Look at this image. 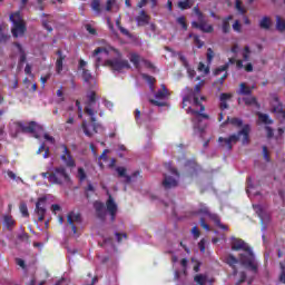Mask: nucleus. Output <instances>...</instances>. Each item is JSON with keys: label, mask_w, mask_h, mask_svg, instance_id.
<instances>
[{"label": "nucleus", "mask_w": 285, "mask_h": 285, "mask_svg": "<svg viewBox=\"0 0 285 285\" xmlns=\"http://www.w3.org/2000/svg\"><path fill=\"white\" fill-rule=\"evenodd\" d=\"M227 70H228V63L218 67V68L214 71V75L217 77L218 75H222V72H226Z\"/></svg>", "instance_id": "ea45409f"}, {"label": "nucleus", "mask_w": 285, "mask_h": 285, "mask_svg": "<svg viewBox=\"0 0 285 285\" xmlns=\"http://www.w3.org/2000/svg\"><path fill=\"white\" fill-rule=\"evenodd\" d=\"M10 21L12 22L11 33L16 39L19 37H23L26 35V30H28L26 26V20L21 17V12H14L10 16Z\"/></svg>", "instance_id": "423d86ee"}, {"label": "nucleus", "mask_w": 285, "mask_h": 285, "mask_svg": "<svg viewBox=\"0 0 285 285\" xmlns=\"http://www.w3.org/2000/svg\"><path fill=\"white\" fill-rule=\"evenodd\" d=\"M243 101L245 102L246 106H253V105L257 104V99L253 96H247V97L243 98Z\"/></svg>", "instance_id": "c9c22d12"}, {"label": "nucleus", "mask_w": 285, "mask_h": 285, "mask_svg": "<svg viewBox=\"0 0 285 285\" xmlns=\"http://www.w3.org/2000/svg\"><path fill=\"white\" fill-rule=\"evenodd\" d=\"M115 235H116V237H117V243H118V244H121V238H122V237H124L125 239L128 238V235H126L125 233H124V234H121V233H116Z\"/></svg>", "instance_id": "13d9d810"}, {"label": "nucleus", "mask_w": 285, "mask_h": 285, "mask_svg": "<svg viewBox=\"0 0 285 285\" xmlns=\"http://www.w3.org/2000/svg\"><path fill=\"white\" fill-rule=\"evenodd\" d=\"M194 41H195V45L197 46V48H204V42L200 41L198 36H194Z\"/></svg>", "instance_id": "6e6d98bb"}, {"label": "nucleus", "mask_w": 285, "mask_h": 285, "mask_svg": "<svg viewBox=\"0 0 285 285\" xmlns=\"http://www.w3.org/2000/svg\"><path fill=\"white\" fill-rule=\"evenodd\" d=\"M155 97L156 99H149L153 106H159V107L166 106V102L164 100L170 97V92H168V89H166V85H161V90H158Z\"/></svg>", "instance_id": "1a4fd4ad"}, {"label": "nucleus", "mask_w": 285, "mask_h": 285, "mask_svg": "<svg viewBox=\"0 0 285 285\" xmlns=\"http://www.w3.org/2000/svg\"><path fill=\"white\" fill-rule=\"evenodd\" d=\"M14 46L20 55V63H26V51L23 50V47L19 42H14Z\"/></svg>", "instance_id": "2f4dec72"}, {"label": "nucleus", "mask_w": 285, "mask_h": 285, "mask_svg": "<svg viewBox=\"0 0 285 285\" xmlns=\"http://www.w3.org/2000/svg\"><path fill=\"white\" fill-rule=\"evenodd\" d=\"M106 66H109L111 70H115L116 72H121V70H129L130 68L128 60L121 59L107 60Z\"/></svg>", "instance_id": "9b49d317"}, {"label": "nucleus", "mask_w": 285, "mask_h": 285, "mask_svg": "<svg viewBox=\"0 0 285 285\" xmlns=\"http://www.w3.org/2000/svg\"><path fill=\"white\" fill-rule=\"evenodd\" d=\"M43 179H48L49 184H55L56 186H68L72 184L70 179V174L66 170V167H55L51 171L41 173Z\"/></svg>", "instance_id": "f03ea898"}, {"label": "nucleus", "mask_w": 285, "mask_h": 285, "mask_svg": "<svg viewBox=\"0 0 285 285\" xmlns=\"http://www.w3.org/2000/svg\"><path fill=\"white\" fill-rule=\"evenodd\" d=\"M262 30H271V26H273V20L268 16H264L258 23Z\"/></svg>", "instance_id": "5701e85b"}, {"label": "nucleus", "mask_w": 285, "mask_h": 285, "mask_svg": "<svg viewBox=\"0 0 285 285\" xmlns=\"http://www.w3.org/2000/svg\"><path fill=\"white\" fill-rule=\"evenodd\" d=\"M194 12H195V14H197L198 21H199V19H204V13H202V11H199V8L195 7Z\"/></svg>", "instance_id": "e2e57ef3"}, {"label": "nucleus", "mask_w": 285, "mask_h": 285, "mask_svg": "<svg viewBox=\"0 0 285 285\" xmlns=\"http://www.w3.org/2000/svg\"><path fill=\"white\" fill-rule=\"evenodd\" d=\"M193 6H195L194 0H184L178 2V8H180V10H189Z\"/></svg>", "instance_id": "c85d7f7f"}, {"label": "nucleus", "mask_w": 285, "mask_h": 285, "mask_svg": "<svg viewBox=\"0 0 285 285\" xmlns=\"http://www.w3.org/2000/svg\"><path fill=\"white\" fill-rule=\"evenodd\" d=\"M284 107L281 105L279 100L274 98V101L272 102V112H275L276 115H284Z\"/></svg>", "instance_id": "b1692460"}, {"label": "nucleus", "mask_w": 285, "mask_h": 285, "mask_svg": "<svg viewBox=\"0 0 285 285\" xmlns=\"http://www.w3.org/2000/svg\"><path fill=\"white\" fill-rule=\"evenodd\" d=\"M81 128L86 137H92L94 135H96V132H98L99 125H97V121H91V124H88L86 120H83L81 124Z\"/></svg>", "instance_id": "ddd939ff"}, {"label": "nucleus", "mask_w": 285, "mask_h": 285, "mask_svg": "<svg viewBox=\"0 0 285 285\" xmlns=\"http://www.w3.org/2000/svg\"><path fill=\"white\" fill-rule=\"evenodd\" d=\"M253 88L254 87H249L247 86L245 82H242L239 85V90H238V95H247V96H250V94L253 92Z\"/></svg>", "instance_id": "bb28decb"}, {"label": "nucleus", "mask_w": 285, "mask_h": 285, "mask_svg": "<svg viewBox=\"0 0 285 285\" xmlns=\"http://www.w3.org/2000/svg\"><path fill=\"white\" fill-rule=\"evenodd\" d=\"M200 213H203L204 215H208L209 219H212L216 224V226H218V228H222V230H228V225L222 224V220H219V216H217V214H212L208 210V207L200 209Z\"/></svg>", "instance_id": "dca6fc26"}, {"label": "nucleus", "mask_w": 285, "mask_h": 285, "mask_svg": "<svg viewBox=\"0 0 285 285\" xmlns=\"http://www.w3.org/2000/svg\"><path fill=\"white\" fill-rule=\"evenodd\" d=\"M58 59L56 61V71L58 75L63 70V59H66V56L61 55V50L57 51Z\"/></svg>", "instance_id": "393cba45"}, {"label": "nucleus", "mask_w": 285, "mask_h": 285, "mask_svg": "<svg viewBox=\"0 0 285 285\" xmlns=\"http://www.w3.org/2000/svg\"><path fill=\"white\" fill-rule=\"evenodd\" d=\"M106 208H107V213H109L111 217V222H114L115 217H117L118 206H117V203L115 202V198H112L111 195H109L106 202Z\"/></svg>", "instance_id": "4468645a"}, {"label": "nucleus", "mask_w": 285, "mask_h": 285, "mask_svg": "<svg viewBox=\"0 0 285 285\" xmlns=\"http://www.w3.org/2000/svg\"><path fill=\"white\" fill-rule=\"evenodd\" d=\"M36 213L39 222H43V219H46V198L38 199L36 204Z\"/></svg>", "instance_id": "f3484780"}, {"label": "nucleus", "mask_w": 285, "mask_h": 285, "mask_svg": "<svg viewBox=\"0 0 285 285\" xmlns=\"http://www.w3.org/2000/svg\"><path fill=\"white\" fill-rule=\"evenodd\" d=\"M116 0H107L106 10L107 12H110L112 8L115 7Z\"/></svg>", "instance_id": "603ef678"}, {"label": "nucleus", "mask_w": 285, "mask_h": 285, "mask_svg": "<svg viewBox=\"0 0 285 285\" xmlns=\"http://www.w3.org/2000/svg\"><path fill=\"white\" fill-rule=\"evenodd\" d=\"M232 94H222L220 95V101H228V99H232Z\"/></svg>", "instance_id": "680f3d73"}, {"label": "nucleus", "mask_w": 285, "mask_h": 285, "mask_svg": "<svg viewBox=\"0 0 285 285\" xmlns=\"http://www.w3.org/2000/svg\"><path fill=\"white\" fill-rule=\"evenodd\" d=\"M191 234L194 235L195 239H198V237H199V228L193 227Z\"/></svg>", "instance_id": "338daca9"}, {"label": "nucleus", "mask_w": 285, "mask_h": 285, "mask_svg": "<svg viewBox=\"0 0 285 285\" xmlns=\"http://www.w3.org/2000/svg\"><path fill=\"white\" fill-rule=\"evenodd\" d=\"M142 79H145V81H147V83L150 85L151 90H155V87H153L155 83V78L148 75H142Z\"/></svg>", "instance_id": "58836bf2"}, {"label": "nucleus", "mask_w": 285, "mask_h": 285, "mask_svg": "<svg viewBox=\"0 0 285 285\" xmlns=\"http://www.w3.org/2000/svg\"><path fill=\"white\" fill-rule=\"evenodd\" d=\"M195 282H197L198 285H205L206 284V276L205 275H197L195 276Z\"/></svg>", "instance_id": "49530a36"}, {"label": "nucleus", "mask_w": 285, "mask_h": 285, "mask_svg": "<svg viewBox=\"0 0 285 285\" xmlns=\"http://www.w3.org/2000/svg\"><path fill=\"white\" fill-rule=\"evenodd\" d=\"M67 223L71 226L73 235H77V226L75 224H81V214L76 212H70L67 215Z\"/></svg>", "instance_id": "f8f14e48"}, {"label": "nucleus", "mask_w": 285, "mask_h": 285, "mask_svg": "<svg viewBox=\"0 0 285 285\" xmlns=\"http://www.w3.org/2000/svg\"><path fill=\"white\" fill-rule=\"evenodd\" d=\"M17 132H27L29 135H33V137H36V139H39V136L37 135V132H39V130H41V126H39L37 122L31 121L28 124H23V122H14L13 124Z\"/></svg>", "instance_id": "0eeeda50"}, {"label": "nucleus", "mask_w": 285, "mask_h": 285, "mask_svg": "<svg viewBox=\"0 0 285 285\" xmlns=\"http://www.w3.org/2000/svg\"><path fill=\"white\" fill-rule=\"evenodd\" d=\"M106 57H108V50H106V48L102 47H98L94 53H92V58L96 61V68H99L101 61H104V59H106Z\"/></svg>", "instance_id": "2eb2a0df"}, {"label": "nucleus", "mask_w": 285, "mask_h": 285, "mask_svg": "<svg viewBox=\"0 0 285 285\" xmlns=\"http://www.w3.org/2000/svg\"><path fill=\"white\" fill-rule=\"evenodd\" d=\"M179 60L181 61L183 66L185 68H188V60H186V57H184V55L178 53Z\"/></svg>", "instance_id": "bf43d9fd"}, {"label": "nucleus", "mask_w": 285, "mask_h": 285, "mask_svg": "<svg viewBox=\"0 0 285 285\" xmlns=\"http://www.w3.org/2000/svg\"><path fill=\"white\" fill-rule=\"evenodd\" d=\"M10 40V36L3 33V29L0 28V43H6Z\"/></svg>", "instance_id": "a18cd8bd"}, {"label": "nucleus", "mask_w": 285, "mask_h": 285, "mask_svg": "<svg viewBox=\"0 0 285 285\" xmlns=\"http://www.w3.org/2000/svg\"><path fill=\"white\" fill-rule=\"evenodd\" d=\"M86 66H88V62H86V60L79 61V70H81L82 72V79L85 81H90L92 79V75L88 69H86Z\"/></svg>", "instance_id": "aec40b11"}, {"label": "nucleus", "mask_w": 285, "mask_h": 285, "mask_svg": "<svg viewBox=\"0 0 285 285\" xmlns=\"http://www.w3.org/2000/svg\"><path fill=\"white\" fill-rule=\"evenodd\" d=\"M282 274H281V282L285 284V267L284 264H281Z\"/></svg>", "instance_id": "69168bd1"}, {"label": "nucleus", "mask_w": 285, "mask_h": 285, "mask_svg": "<svg viewBox=\"0 0 285 285\" xmlns=\"http://www.w3.org/2000/svg\"><path fill=\"white\" fill-rule=\"evenodd\" d=\"M185 68H186L187 72H188L190 79H193L195 77V75H196L195 69L190 68V66H188V65Z\"/></svg>", "instance_id": "052dcab7"}, {"label": "nucleus", "mask_w": 285, "mask_h": 285, "mask_svg": "<svg viewBox=\"0 0 285 285\" xmlns=\"http://www.w3.org/2000/svg\"><path fill=\"white\" fill-rule=\"evenodd\" d=\"M118 177H122L124 184H131V181H135L137 177H141V171H135L131 176L128 175V169L126 167H116L115 168Z\"/></svg>", "instance_id": "6e6552de"}, {"label": "nucleus", "mask_w": 285, "mask_h": 285, "mask_svg": "<svg viewBox=\"0 0 285 285\" xmlns=\"http://www.w3.org/2000/svg\"><path fill=\"white\" fill-rule=\"evenodd\" d=\"M16 263L20 268H26V262L21 258H16Z\"/></svg>", "instance_id": "0e129e2a"}, {"label": "nucleus", "mask_w": 285, "mask_h": 285, "mask_svg": "<svg viewBox=\"0 0 285 285\" xmlns=\"http://www.w3.org/2000/svg\"><path fill=\"white\" fill-rule=\"evenodd\" d=\"M191 26L194 28H198V30H202V32H213V26L208 24L206 18H200L198 22H191Z\"/></svg>", "instance_id": "a211bd4d"}, {"label": "nucleus", "mask_w": 285, "mask_h": 285, "mask_svg": "<svg viewBox=\"0 0 285 285\" xmlns=\"http://www.w3.org/2000/svg\"><path fill=\"white\" fill-rule=\"evenodd\" d=\"M230 21H233V16H228L223 20V32L224 35H228L230 32Z\"/></svg>", "instance_id": "cd10ccee"}, {"label": "nucleus", "mask_w": 285, "mask_h": 285, "mask_svg": "<svg viewBox=\"0 0 285 285\" xmlns=\"http://www.w3.org/2000/svg\"><path fill=\"white\" fill-rule=\"evenodd\" d=\"M178 26H181L183 30H188V24L186 23V17L181 16L176 19Z\"/></svg>", "instance_id": "72a5a7b5"}, {"label": "nucleus", "mask_w": 285, "mask_h": 285, "mask_svg": "<svg viewBox=\"0 0 285 285\" xmlns=\"http://www.w3.org/2000/svg\"><path fill=\"white\" fill-rule=\"evenodd\" d=\"M85 28L87 32H89V35H94V36L97 35V29H95L92 26L86 24Z\"/></svg>", "instance_id": "864d4df0"}, {"label": "nucleus", "mask_w": 285, "mask_h": 285, "mask_svg": "<svg viewBox=\"0 0 285 285\" xmlns=\"http://www.w3.org/2000/svg\"><path fill=\"white\" fill-rule=\"evenodd\" d=\"M213 59H215V51H213L212 48H208L207 49V61H208V63H212Z\"/></svg>", "instance_id": "de8ad7c7"}, {"label": "nucleus", "mask_w": 285, "mask_h": 285, "mask_svg": "<svg viewBox=\"0 0 285 285\" xmlns=\"http://www.w3.org/2000/svg\"><path fill=\"white\" fill-rule=\"evenodd\" d=\"M94 208L99 219H106V206L104 205V203L96 202L94 204Z\"/></svg>", "instance_id": "412c9836"}, {"label": "nucleus", "mask_w": 285, "mask_h": 285, "mask_svg": "<svg viewBox=\"0 0 285 285\" xmlns=\"http://www.w3.org/2000/svg\"><path fill=\"white\" fill-rule=\"evenodd\" d=\"M79 181H86V170L83 168L79 167L78 168V175H77Z\"/></svg>", "instance_id": "79ce46f5"}, {"label": "nucleus", "mask_w": 285, "mask_h": 285, "mask_svg": "<svg viewBox=\"0 0 285 285\" xmlns=\"http://www.w3.org/2000/svg\"><path fill=\"white\" fill-rule=\"evenodd\" d=\"M198 70L199 72H204L205 75H208L209 72V69L206 67V65H204V62H199Z\"/></svg>", "instance_id": "3c124183"}, {"label": "nucleus", "mask_w": 285, "mask_h": 285, "mask_svg": "<svg viewBox=\"0 0 285 285\" xmlns=\"http://www.w3.org/2000/svg\"><path fill=\"white\" fill-rule=\"evenodd\" d=\"M90 6L96 14H101V0H91Z\"/></svg>", "instance_id": "7c9ffc66"}, {"label": "nucleus", "mask_w": 285, "mask_h": 285, "mask_svg": "<svg viewBox=\"0 0 285 285\" xmlns=\"http://www.w3.org/2000/svg\"><path fill=\"white\" fill-rule=\"evenodd\" d=\"M163 186L164 188H166V190L170 188H177V178L169 175H165L163 180Z\"/></svg>", "instance_id": "6ab92c4d"}, {"label": "nucleus", "mask_w": 285, "mask_h": 285, "mask_svg": "<svg viewBox=\"0 0 285 285\" xmlns=\"http://www.w3.org/2000/svg\"><path fill=\"white\" fill-rule=\"evenodd\" d=\"M85 114L90 117V121L95 124L97 121L96 115L104 117L101 112V105L97 101V92L90 91L87 94V100L85 102Z\"/></svg>", "instance_id": "39448f33"}, {"label": "nucleus", "mask_w": 285, "mask_h": 285, "mask_svg": "<svg viewBox=\"0 0 285 285\" xmlns=\"http://www.w3.org/2000/svg\"><path fill=\"white\" fill-rule=\"evenodd\" d=\"M62 153L60 155L61 161L67 166V168H75L77 166V163H75V158L72 157V153H70V149L66 145L60 146Z\"/></svg>", "instance_id": "9d476101"}, {"label": "nucleus", "mask_w": 285, "mask_h": 285, "mask_svg": "<svg viewBox=\"0 0 285 285\" xmlns=\"http://www.w3.org/2000/svg\"><path fill=\"white\" fill-rule=\"evenodd\" d=\"M258 119L262 124L271 125L273 124V119L267 114L258 112Z\"/></svg>", "instance_id": "473e14b6"}, {"label": "nucleus", "mask_w": 285, "mask_h": 285, "mask_svg": "<svg viewBox=\"0 0 285 285\" xmlns=\"http://www.w3.org/2000/svg\"><path fill=\"white\" fill-rule=\"evenodd\" d=\"M4 224L8 228H12V226H14V219L12 216H4Z\"/></svg>", "instance_id": "a19ab883"}, {"label": "nucleus", "mask_w": 285, "mask_h": 285, "mask_svg": "<svg viewBox=\"0 0 285 285\" xmlns=\"http://www.w3.org/2000/svg\"><path fill=\"white\" fill-rule=\"evenodd\" d=\"M19 208L22 217H30V213H28V205H26V203H21Z\"/></svg>", "instance_id": "e433bc0d"}, {"label": "nucleus", "mask_w": 285, "mask_h": 285, "mask_svg": "<svg viewBox=\"0 0 285 285\" xmlns=\"http://www.w3.org/2000/svg\"><path fill=\"white\" fill-rule=\"evenodd\" d=\"M45 139H46L47 141H49L50 144H55V137H52V136H50V135H48V134H45Z\"/></svg>", "instance_id": "774afa93"}, {"label": "nucleus", "mask_w": 285, "mask_h": 285, "mask_svg": "<svg viewBox=\"0 0 285 285\" xmlns=\"http://www.w3.org/2000/svg\"><path fill=\"white\" fill-rule=\"evenodd\" d=\"M243 59L244 61H248L250 59V47L245 46L244 52H243Z\"/></svg>", "instance_id": "37998d69"}, {"label": "nucleus", "mask_w": 285, "mask_h": 285, "mask_svg": "<svg viewBox=\"0 0 285 285\" xmlns=\"http://www.w3.org/2000/svg\"><path fill=\"white\" fill-rule=\"evenodd\" d=\"M236 10H238V12H240V14H245L246 9H244V7H242V1L240 0H236Z\"/></svg>", "instance_id": "09e8293b"}, {"label": "nucleus", "mask_w": 285, "mask_h": 285, "mask_svg": "<svg viewBox=\"0 0 285 285\" xmlns=\"http://www.w3.org/2000/svg\"><path fill=\"white\" fill-rule=\"evenodd\" d=\"M55 24V19L52 17H48L47 19H42V27L45 30H48L49 32H52Z\"/></svg>", "instance_id": "a878e982"}, {"label": "nucleus", "mask_w": 285, "mask_h": 285, "mask_svg": "<svg viewBox=\"0 0 285 285\" xmlns=\"http://www.w3.org/2000/svg\"><path fill=\"white\" fill-rule=\"evenodd\" d=\"M18 238L21 240V242H29L30 239V236L28 235V233H22L18 236Z\"/></svg>", "instance_id": "4d7b16f0"}, {"label": "nucleus", "mask_w": 285, "mask_h": 285, "mask_svg": "<svg viewBox=\"0 0 285 285\" xmlns=\"http://www.w3.org/2000/svg\"><path fill=\"white\" fill-rule=\"evenodd\" d=\"M129 59H130L131 63H134L135 68H139V61H140L139 55L131 53Z\"/></svg>", "instance_id": "f704fd0d"}, {"label": "nucleus", "mask_w": 285, "mask_h": 285, "mask_svg": "<svg viewBox=\"0 0 285 285\" xmlns=\"http://www.w3.org/2000/svg\"><path fill=\"white\" fill-rule=\"evenodd\" d=\"M276 30L278 32H285V19L281 16H276Z\"/></svg>", "instance_id": "c756f323"}, {"label": "nucleus", "mask_w": 285, "mask_h": 285, "mask_svg": "<svg viewBox=\"0 0 285 285\" xmlns=\"http://www.w3.org/2000/svg\"><path fill=\"white\" fill-rule=\"evenodd\" d=\"M232 250H245L247 256L242 254L240 262L249 266L253 271H257V265L253 263V258H250L253 257V252L246 242L239 238H232Z\"/></svg>", "instance_id": "7ed1b4c3"}, {"label": "nucleus", "mask_w": 285, "mask_h": 285, "mask_svg": "<svg viewBox=\"0 0 285 285\" xmlns=\"http://www.w3.org/2000/svg\"><path fill=\"white\" fill-rule=\"evenodd\" d=\"M203 86L204 81L196 85L194 90L187 88V96L183 99V108L186 107L187 101L190 104V106L187 108V112L188 115H193L194 128L199 132H204V130H206V125H202V119H208V115L204 114L206 107H204V105L200 102L206 101V97L200 96Z\"/></svg>", "instance_id": "f257e3e1"}, {"label": "nucleus", "mask_w": 285, "mask_h": 285, "mask_svg": "<svg viewBox=\"0 0 285 285\" xmlns=\"http://www.w3.org/2000/svg\"><path fill=\"white\" fill-rule=\"evenodd\" d=\"M138 26H148L150 23V16L146 14V11H140L139 16L136 18Z\"/></svg>", "instance_id": "4be33fe9"}, {"label": "nucleus", "mask_w": 285, "mask_h": 285, "mask_svg": "<svg viewBox=\"0 0 285 285\" xmlns=\"http://www.w3.org/2000/svg\"><path fill=\"white\" fill-rule=\"evenodd\" d=\"M237 258L233 255H228L226 257V264H228L229 266H235V264H237Z\"/></svg>", "instance_id": "c03bdc74"}, {"label": "nucleus", "mask_w": 285, "mask_h": 285, "mask_svg": "<svg viewBox=\"0 0 285 285\" xmlns=\"http://www.w3.org/2000/svg\"><path fill=\"white\" fill-rule=\"evenodd\" d=\"M263 157L265 161H271V157L268 156V148L266 146L263 147Z\"/></svg>", "instance_id": "5fc2aeb1"}, {"label": "nucleus", "mask_w": 285, "mask_h": 285, "mask_svg": "<svg viewBox=\"0 0 285 285\" xmlns=\"http://www.w3.org/2000/svg\"><path fill=\"white\" fill-rule=\"evenodd\" d=\"M233 30L235 32H242V23H239V20H236L233 26H232Z\"/></svg>", "instance_id": "8fccbe9b"}, {"label": "nucleus", "mask_w": 285, "mask_h": 285, "mask_svg": "<svg viewBox=\"0 0 285 285\" xmlns=\"http://www.w3.org/2000/svg\"><path fill=\"white\" fill-rule=\"evenodd\" d=\"M228 124H232V126H236L237 128H240L243 121L239 118H227Z\"/></svg>", "instance_id": "4c0bfd02"}, {"label": "nucleus", "mask_w": 285, "mask_h": 285, "mask_svg": "<svg viewBox=\"0 0 285 285\" xmlns=\"http://www.w3.org/2000/svg\"><path fill=\"white\" fill-rule=\"evenodd\" d=\"M250 132V126L245 125L243 129L237 135H232L228 138H218V141L225 150H233V146L239 141V137L242 138V144H248V135Z\"/></svg>", "instance_id": "20e7f679"}]
</instances>
